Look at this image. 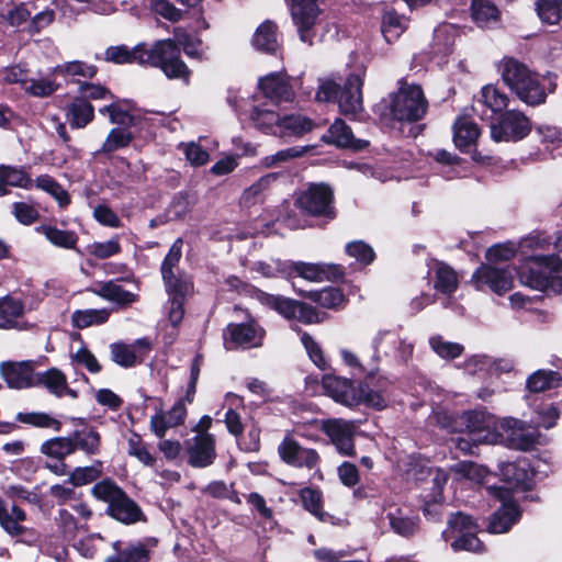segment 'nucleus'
Returning <instances> with one entry per match:
<instances>
[{"label":"nucleus","instance_id":"1","mask_svg":"<svg viewBox=\"0 0 562 562\" xmlns=\"http://www.w3.org/2000/svg\"><path fill=\"white\" fill-rule=\"evenodd\" d=\"M105 60L115 64L136 63L159 68L168 79H180L189 83L191 70L179 58V49L171 38L157 41L151 47L138 44L111 46L105 50Z\"/></svg>","mask_w":562,"mask_h":562},{"label":"nucleus","instance_id":"2","mask_svg":"<svg viewBox=\"0 0 562 562\" xmlns=\"http://www.w3.org/2000/svg\"><path fill=\"white\" fill-rule=\"evenodd\" d=\"M504 83L517 98L530 106L544 103L547 92L539 76L525 64L514 59H504L501 66Z\"/></svg>","mask_w":562,"mask_h":562},{"label":"nucleus","instance_id":"3","mask_svg":"<svg viewBox=\"0 0 562 562\" xmlns=\"http://www.w3.org/2000/svg\"><path fill=\"white\" fill-rule=\"evenodd\" d=\"M363 77V69L349 75L342 88L331 79L319 80L316 100H337L339 110L344 115L356 116L363 110L361 93Z\"/></svg>","mask_w":562,"mask_h":562},{"label":"nucleus","instance_id":"4","mask_svg":"<svg viewBox=\"0 0 562 562\" xmlns=\"http://www.w3.org/2000/svg\"><path fill=\"white\" fill-rule=\"evenodd\" d=\"M520 282L531 289L544 291L562 289V260L555 256H537L519 272Z\"/></svg>","mask_w":562,"mask_h":562},{"label":"nucleus","instance_id":"5","mask_svg":"<svg viewBox=\"0 0 562 562\" xmlns=\"http://www.w3.org/2000/svg\"><path fill=\"white\" fill-rule=\"evenodd\" d=\"M95 498L108 503V513L116 520L130 525L143 519L138 505L132 501L119 485L105 479L92 487Z\"/></svg>","mask_w":562,"mask_h":562},{"label":"nucleus","instance_id":"6","mask_svg":"<svg viewBox=\"0 0 562 562\" xmlns=\"http://www.w3.org/2000/svg\"><path fill=\"white\" fill-rule=\"evenodd\" d=\"M385 108L393 120L415 122L426 114L427 102L419 86L402 85L397 92L390 95V102Z\"/></svg>","mask_w":562,"mask_h":562},{"label":"nucleus","instance_id":"7","mask_svg":"<svg viewBox=\"0 0 562 562\" xmlns=\"http://www.w3.org/2000/svg\"><path fill=\"white\" fill-rule=\"evenodd\" d=\"M476 529L477 526L470 516L457 513L450 517L448 528L442 531V538L446 542H451L453 551L479 553L484 551V546L476 537Z\"/></svg>","mask_w":562,"mask_h":562},{"label":"nucleus","instance_id":"8","mask_svg":"<svg viewBox=\"0 0 562 562\" xmlns=\"http://www.w3.org/2000/svg\"><path fill=\"white\" fill-rule=\"evenodd\" d=\"M459 424V434H467L474 442L495 445L501 440L499 423L493 415L486 412H464L461 414Z\"/></svg>","mask_w":562,"mask_h":562},{"label":"nucleus","instance_id":"9","mask_svg":"<svg viewBox=\"0 0 562 562\" xmlns=\"http://www.w3.org/2000/svg\"><path fill=\"white\" fill-rule=\"evenodd\" d=\"M487 492L501 502V507L492 515L487 530L491 533L507 532L520 518V510L513 499L509 487L488 486Z\"/></svg>","mask_w":562,"mask_h":562},{"label":"nucleus","instance_id":"10","mask_svg":"<svg viewBox=\"0 0 562 562\" xmlns=\"http://www.w3.org/2000/svg\"><path fill=\"white\" fill-rule=\"evenodd\" d=\"M109 113L111 123L122 125L112 128L98 153L110 154L117 149L127 147L134 138L130 126L134 124V117L122 111L116 104H110L100 109V113Z\"/></svg>","mask_w":562,"mask_h":562},{"label":"nucleus","instance_id":"11","mask_svg":"<svg viewBox=\"0 0 562 562\" xmlns=\"http://www.w3.org/2000/svg\"><path fill=\"white\" fill-rule=\"evenodd\" d=\"M277 451L282 462L296 469L316 470L322 461L317 450L303 447L291 432L285 434Z\"/></svg>","mask_w":562,"mask_h":562},{"label":"nucleus","instance_id":"12","mask_svg":"<svg viewBox=\"0 0 562 562\" xmlns=\"http://www.w3.org/2000/svg\"><path fill=\"white\" fill-rule=\"evenodd\" d=\"M531 131L530 120L520 111L508 110L491 125V136L495 142H517Z\"/></svg>","mask_w":562,"mask_h":562},{"label":"nucleus","instance_id":"13","mask_svg":"<svg viewBox=\"0 0 562 562\" xmlns=\"http://www.w3.org/2000/svg\"><path fill=\"white\" fill-rule=\"evenodd\" d=\"M333 191L324 183H314L302 191L297 196V206L314 216H325L329 220L335 217L333 206Z\"/></svg>","mask_w":562,"mask_h":562},{"label":"nucleus","instance_id":"14","mask_svg":"<svg viewBox=\"0 0 562 562\" xmlns=\"http://www.w3.org/2000/svg\"><path fill=\"white\" fill-rule=\"evenodd\" d=\"M374 358H385L391 362L405 363L413 356L414 346L397 333L380 331L373 339Z\"/></svg>","mask_w":562,"mask_h":562},{"label":"nucleus","instance_id":"15","mask_svg":"<svg viewBox=\"0 0 562 562\" xmlns=\"http://www.w3.org/2000/svg\"><path fill=\"white\" fill-rule=\"evenodd\" d=\"M301 79L285 72H271L259 79V89L263 95L274 103L292 102Z\"/></svg>","mask_w":562,"mask_h":562},{"label":"nucleus","instance_id":"16","mask_svg":"<svg viewBox=\"0 0 562 562\" xmlns=\"http://www.w3.org/2000/svg\"><path fill=\"white\" fill-rule=\"evenodd\" d=\"M501 440L505 442L510 449L529 450L538 439V431L536 428L527 426L525 422L516 418H504L499 422Z\"/></svg>","mask_w":562,"mask_h":562},{"label":"nucleus","instance_id":"17","mask_svg":"<svg viewBox=\"0 0 562 562\" xmlns=\"http://www.w3.org/2000/svg\"><path fill=\"white\" fill-rule=\"evenodd\" d=\"M357 427L358 425L353 420L336 418L324 422L322 429L338 453L351 457L356 454L353 437Z\"/></svg>","mask_w":562,"mask_h":562},{"label":"nucleus","instance_id":"18","mask_svg":"<svg viewBox=\"0 0 562 562\" xmlns=\"http://www.w3.org/2000/svg\"><path fill=\"white\" fill-rule=\"evenodd\" d=\"M187 462L193 468H206L216 458L215 439L213 435L201 432L186 441Z\"/></svg>","mask_w":562,"mask_h":562},{"label":"nucleus","instance_id":"19","mask_svg":"<svg viewBox=\"0 0 562 562\" xmlns=\"http://www.w3.org/2000/svg\"><path fill=\"white\" fill-rule=\"evenodd\" d=\"M291 15L297 27L300 40L313 44V26L318 15L316 0H291Z\"/></svg>","mask_w":562,"mask_h":562},{"label":"nucleus","instance_id":"20","mask_svg":"<svg viewBox=\"0 0 562 562\" xmlns=\"http://www.w3.org/2000/svg\"><path fill=\"white\" fill-rule=\"evenodd\" d=\"M181 238L175 240L161 265V276L167 292L188 293L190 291V282L175 273V269L182 256Z\"/></svg>","mask_w":562,"mask_h":562},{"label":"nucleus","instance_id":"21","mask_svg":"<svg viewBox=\"0 0 562 562\" xmlns=\"http://www.w3.org/2000/svg\"><path fill=\"white\" fill-rule=\"evenodd\" d=\"M282 270L288 273V279L301 277L307 281L322 282L341 276V270L335 265L308 263L303 261H288Z\"/></svg>","mask_w":562,"mask_h":562},{"label":"nucleus","instance_id":"22","mask_svg":"<svg viewBox=\"0 0 562 562\" xmlns=\"http://www.w3.org/2000/svg\"><path fill=\"white\" fill-rule=\"evenodd\" d=\"M262 335L261 328L255 324H231L224 333V345L227 350L257 347Z\"/></svg>","mask_w":562,"mask_h":562},{"label":"nucleus","instance_id":"23","mask_svg":"<svg viewBox=\"0 0 562 562\" xmlns=\"http://www.w3.org/2000/svg\"><path fill=\"white\" fill-rule=\"evenodd\" d=\"M323 387L328 396L335 402L348 407L359 405L358 386L349 379L326 374L322 381Z\"/></svg>","mask_w":562,"mask_h":562},{"label":"nucleus","instance_id":"24","mask_svg":"<svg viewBox=\"0 0 562 562\" xmlns=\"http://www.w3.org/2000/svg\"><path fill=\"white\" fill-rule=\"evenodd\" d=\"M1 374L11 389H26L35 385L34 363L32 361H7L0 366Z\"/></svg>","mask_w":562,"mask_h":562},{"label":"nucleus","instance_id":"25","mask_svg":"<svg viewBox=\"0 0 562 562\" xmlns=\"http://www.w3.org/2000/svg\"><path fill=\"white\" fill-rule=\"evenodd\" d=\"M473 279L475 280L477 288L487 285L497 294H503L509 291L513 286L512 271L492 266H481L474 272Z\"/></svg>","mask_w":562,"mask_h":562},{"label":"nucleus","instance_id":"26","mask_svg":"<svg viewBox=\"0 0 562 562\" xmlns=\"http://www.w3.org/2000/svg\"><path fill=\"white\" fill-rule=\"evenodd\" d=\"M187 417V408L183 400L177 401L173 406L164 412L159 409L150 417V430L159 438H164L168 429L182 425Z\"/></svg>","mask_w":562,"mask_h":562},{"label":"nucleus","instance_id":"27","mask_svg":"<svg viewBox=\"0 0 562 562\" xmlns=\"http://www.w3.org/2000/svg\"><path fill=\"white\" fill-rule=\"evenodd\" d=\"M149 348L150 345L145 338L137 339L132 345L114 342L110 346L111 359L121 367L131 368L142 361Z\"/></svg>","mask_w":562,"mask_h":562},{"label":"nucleus","instance_id":"28","mask_svg":"<svg viewBox=\"0 0 562 562\" xmlns=\"http://www.w3.org/2000/svg\"><path fill=\"white\" fill-rule=\"evenodd\" d=\"M88 291L122 307L131 305L138 299L137 294L126 291L113 280L95 282Z\"/></svg>","mask_w":562,"mask_h":562},{"label":"nucleus","instance_id":"29","mask_svg":"<svg viewBox=\"0 0 562 562\" xmlns=\"http://www.w3.org/2000/svg\"><path fill=\"white\" fill-rule=\"evenodd\" d=\"M389 382L384 379L376 381V384L371 385L369 382L358 385L357 393L359 394V405L364 404L374 409H383L389 402Z\"/></svg>","mask_w":562,"mask_h":562},{"label":"nucleus","instance_id":"30","mask_svg":"<svg viewBox=\"0 0 562 562\" xmlns=\"http://www.w3.org/2000/svg\"><path fill=\"white\" fill-rule=\"evenodd\" d=\"M44 386L50 394L63 397L70 396L76 398L77 392L68 386L66 375L57 368H50L45 372L36 374L35 385Z\"/></svg>","mask_w":562,"mask_h":562},{"label":"nucleus","instance_id":"31","mask_svg":"<svg viewBox=\"0 0 562 562\" xmlns=\"http://www.w3.org/2000/svg\"><path fill=\"white\" fill-rule=\"evenodd\" d=\"M327 142L337 147L361 150L368 146V142L353 136L350 127L340 119H337L328 130Z\"/></svg>","mask_w":562,"mask_h":562},{"label":"nucleus","instance_id":"32","mask_svg":"<svg viewBox=\"0 0 562 562\" xmlns=\"http://www.w3.org/2000/svg\"><path fill=\"white\" fill-rule=\"evenodd\" d=\"M24 313L23 303L10 295L0 297V329H12L18 326Z\"/></svg>","mask_w":562,"mask_h":562},{"label":"nucleus","instance_id":"33","mask_svg":"<svg viewBox=\"0 0 562 562\" xmlns=\"http://www.w3.org/2000/svg\"><path fill=\"white\" fill-rule=\"evenodd\" d=\"M390 528L401 537H412L418 530V518L409 516L402 508H395L386 514Z\"/></svg>","mask_w":562,"mask_h":562},{"label":"nucleus","instance_id":"34","mask_svg":"<svg viewBox=\"0 0 562 562\" xmlns=\"http://www.w3.org/2000/svg\"><path fill=\"white\" fill-rule=\"evenodd\" d=\"M36 232L56 247L75 249L78 243V235L72 231L59 229L50 224H43L36 227Z\"/></svg>","mask_w":562,"mask_h":562},{"label":"nucleus","instance_id":"35","mask_svg":"<svg viewBox=\"0 0 562 562\" xmlns=\"http://www.w3.org/2000/svg\"><path fill=\"white\" fill-rule=\"evenodd\" d=\"M252 45L257 50L274 53L279 47L276 24L271 21L261 23L254 34Z\"/></svg>","mask_w":562,"mask_h":562},{"label":"nucleus","instance_id":"36","mask_svg":"<svg viewBox=\"0 0 562 562\" xmlns=\"http://www.w3.org/2000/svg\"><path fill=\"white\" fill-rule=\"evenodd\" d=\"M479 135V128L471 120L461 117L456 122L453 127V140L460 150H468L475 144Z\"/></svg>","mask_w":562,"mask_h":562},{"label":"nucleus","instance_id":"37","mask_svg":"<svg viewBox=\"0 0 562 562\" xmlns=\"http://www.w3.org/2000/svg\"><path fill=\"white\" fill-rule=\"evenodd\" d=\"M472 18L481 27H491L499 21L501 12L490 0H473Z\"/></svg>","mask_w":562,"mask_h":562},{"label":"nucleus","instance_id":"38","mask_svg":"<svg viewBox=\"0 0 562 562\" xmlns=\"http://www.w3.org/2000/svg\"><path fill=\"white\" fill-rule=\"evenodd\" d=\"M93 106L85 98H76L67 111V117L72 128L87 126L93 120Z\"/></svg>","mask_w":562,"mask_h":562},{"label":"nucleus","instance_id":"39","mask_svg":"<svg viewBox=\"0 0 562 562\" xmlns=\"http://www.w3.org/2000/svg\"><path fill=\"white\" fill-rule=\"evenodd\" d=\"M111 311L109 308L77 310L71 314L74 327L83 329L91 326H99L108 322Z\"/></svg>","mask_w":562,"mask_h":562},{"label":"nucleus","instance_id":"40","mask_svg":"<svg viewBox=\"0 0 562 562\" xmlns=\"http://www.w3.org/2000/svg\"><path fill=\"white\" fill-rule=\"evenodd\" d=\"M408 20L394 10H389L382 19V34L387 43L396 41L407 29Z\"/></svg>","mask_w":562,"mask_h":562},{"label":"nucleus","instance_id":"41","mask_svg":"<svg viewBox=\"0 0 562 562\" xmlns=\"http://www.w3.org/2000/svg\"><path fill=\"white\" fill-rule=\"evenodd\" d=\"M53 74L64 76L66 78H77L78 82L81 79H91L97 74V68L93 65L80 60L67 61L61 65H57L53 69Z\"/></svg>","mask_w":562,"mask_h":562},{"label":"nucleus","instance_id":"42","mask_svg":"<svg viewBox=\"0 0 562 562\" xmlns=\"http://www.w3.org/2000/svg\"><path fill=\"white\" fill-rule=\"evenodd\" d=\"M280 134L278 136L284 137L290 135H302L310 132L315 126V123L308 117L301 114H291L280 117Z\"/></svg>","mask_w":562,"mask_h":562},{"label":"nucleus","instance_id":"43","mask_svg":"<svg viewBox=\"0 0 562 562\" xmlns=\"http://www.w3.org/2000/svg\"><path fill=\"white\" fill-rule=\"evenodd\" d=\"M250 119L256 126L266 134L278 136L280 134V115L271 110L254 108Z\"/></svg>","mask_w":562,"mask_h":562},{"label":"nucleus","instance_id":"44","mask_svg":"<svg viewBox=\"0 0 562 562\" xmlns=\"http://www.w3.org/2000/svg\"><path fill=\"white\" fill-rule=\"evenodd\" d=\"M458 276L456 271L445 263H437L435 267L434 286L443 294H451L458 288Z\"/></svg>","mask_w":562,"mask_h":562},{"label":"nucleus","instance_id":"45","mask_svg":"<svg viewBox=\"0 0 562 562\" xmlns=\"http://www.w3.org/2000/svg\"><path fill=\"white\" fill-rule=\"evenodd\" d=\"M477 103H482L492 112L498 113L508 106L509 98L495 86L487 85L482 88Z\"/></svg>","mask_w":562,"mask_h":562},{"label":"nucleus","instance_id":"46","mask_svg":"<svg viewBox=\"0 0 562 562\" xmlns=\"http://www.w3.org/2000/svg\"><path fill=\"white\" fill-rule=\"evenodd\" d=\"M41 452L49 458L64 460L75 452V446L70 437H56L44 441L41 446Z\"/></svg>","mask_w":562,"mask_h":562},{"label":"nucleus","instance_id":"47","mask_svg":"<svg viewBox=\"0 0 562 562\" xmlns=\"http://www.w3.org/2000/svg\"><path fill=\"white\" fill-rule=\"evenodd\" d=\"M0 180L8 186L31 189L33 180L23 167L0 165Z\"/></svg>","mask_w":562,"mask_h":562},{"label":"nucleus","instance_id":"48","mask_svg":"<svg viewBox=\"0 0 562 562\" xmlns=\"http://www.w3.org/2000/svg\"><path fill=\"white\" fill-rule=\"evenodd\" d=\"M536 11L542 23L557 25L562 18V0H536Z\"/></svg>","mask_w":562,"mask_h":562},{"label":"nucleus","instance_id":"49","mask_svg":"<svg viewBox=\"0 0 562 562\" xmlns=\"http://www.w3.org/2000/svg\"><path fill=\"white\" fill-rule=\"evenodd\" d=\"M559 382L560 376L557 372L538 370L528 378L527 387L532 393H540L557 387Z\"/></svg>","mask_w":562,"mask_h":562},{"label":"nucleus","instance_id":"50","mask_svg":"<svg viewBox=\"0 0 562 562\" xmlns=\"http://www.w3.org/2000/svg\"><path fill=\"white\" fill-rule=\"evenodd\" d=\"M75 451L80 449L87 454H95L100 448V435L93 429H82L74 432L70 437Z\"/></svg>","mask_w":562,"mask_h":562},{"label":"nucleus","instance_id":"51","mask_svg":"<svg viewBox=\"0 0 562 562\" xmlns=\"http://www.w3.org/2000/svg\"><path fill=\"white\" fill-rule=\"evenodd\" d=\"M36 188L50 194L59 204L65 207L70 203L67 191L50 176L42 175L35 179Z\"/></svg>","mask_w":562,"mask_h":562},{"label":"nucleus","instance_id":"52","mask_svg":"<svg viewBox=\"0 0 562 562\" xmlns=\"http://www.w3.org/2000/svg\"><path fill=\"white\" fill-rule=\"evenodd\" d=\"M25 519V513L19 506L13 504L9 510L4 506H0V525L10 535H20L23 531V527L19 524Z\"/></svg>","mask_w":562,"mask_h":562},{"label":"nucleus","instance_id":"53","mask_svg":"<svg viewBox=\"0 0 562 562\" xmlns=\"http://www.w3.org/2000/svg\"><path fill=\"white\" fill-rule=\"evenodd\" d=\"M308 296L321 306L326 308H338L344 304L345 296L337 288H324L321 291H311Z\"/></svg>","mask_w":562,"mask_h":562},{"label":"nucleus","instance_id":"54","mask_svg":"<svg viewBox=\"0 0 562 562\" xmlns=\"http://www.w3.org/2000/svg\"><path fill=\"white\" fill-rule=\"evenodd\" d=\"M304 507L318 520L325 521L328 515L323 510V497L318 490L303 488L300 493Z\"/></svg>","mask_w":562,"mask_h":562},{"label":"nucleus","instance_id":"55","mask_svg":"<svg viewBox=\"0 0 562 562\" xmlns=\"http://www.w3.org/2000/svg\"><path fill=\"white\" fill-rule=\"evenodd\" d=\"M15 419L20 423L27 424L40 428H50L55 431L60 430L61 423L46 413H18Z\"/></svg>","mask_w":562,"mask_h":562},{"label":"nucleus","instance_id":"56","mask_svg":"<svg viewBox=\"0 0 562 562\" xmlns=\"http://www.w3.org/2000/svg\"><path fill=\"white\" fill-rule=\"evenodd\" d=\"M102 474V462L95 461L89 467H78L69 473L68 481L75 486L93 482Z\"/></svg>","mask_w":562,"mask_h":562},{"label":"nucleus","instance_id":"57","mask_svg":"<svg viewBox=\"0 0 562 562\" xmlns=\"http://www.w3.org/2000/svg\"><path fill=\"white\" fill-rule=\"evenodd\" d=\"M430 348L442 359H456L463 352V346L457 342L445 340L441 336L429 338Z\"/></svg>","mask_w":562,"mask_h":562},{"label":"nucleus","instance_id":"58","mask_svg":"<svg viewBox=\"0 0 562 562\" xmlns=\"http://www.w3.org/2000/svg\"><path fill=\"white\" fill-rule=\"evenodd\" d=\"M278 178V173H268L262 176L257 182L251 184L248 189H246L243 193L241 200L245 204L250 205L255 204L260 200L263 192L270 187V184L276 181Z\"/></svg>","mask_w":562,"mask_h":562},{"label":"nucleus","instance_id":"59","mask_svg":"<svg viewBox=\"0 0 562 562\" xmlns=\"http://www.w3.org/2000/svg\"><path fill=\"white\" fill-rule=\"evenodd\" d=\"M203 493L217 498V499H229L235 504H240L241 499L238 493L234 488V484H226L224 481H213L206 485Z\"/></svg>","mask_w":562,"mask_h":562},{"label":"nucleus","instance_id":"60","mask_svg":"<svg viewBox=\"0 0 562 562\" xmlns=\"http://www.w3.org/2000/svg\"><path fill=\"white\" fill-rule=\"evenodd\" d=\"M451 471L460 477H464L475 483H482L487 475V470L484 467L465 461L452 465Z\"/></svg>","mask_w":562,"mask_h":562},{"label":"nucleus","instance_id":"61","mask_svg":"<svg viewBox=\"0 0 562 562\" xmlns=\"http://www.w3.org/2000/svg\"><path fill=\"white\" fill-rule=\"evenodd\" d=\"M70 362L72 366L86 368L92 374L99 373L102 369L95 356L85 346L80 347L76 352L70 353Z\"/></svg>","mask_w":562,"mask_h":562},{"label":"nucleus","instance_id":"62","mask_svg":"<svg viewBox=\"0 0 562 562\" xmlns=\"http://www.w3.org/2000/svg\"><path fill=\"white\" fill-rule=\"evenodd\" d=\"M265 303L285 318H294L299 302L279 295H266Z\"/></svg>","mask_w":562,"mask_h":562},{"label":"nucleus","instance_id":"63","mask_svg":"<svg viewBox=\"0 0 562 562\" xmlns=\"http://www.w3.org/2000/svg\"><path fill=\"white\" fill-rule=\"evenodd\" d=\"M193 204V200L188 193H177L168 209V215L171 220H179L186 216Z\"/></svg>","mask_w":562,"mask_h":562},{"label":"nucleus","instance_id":"64","mask_svg":"<svg viewBox=\"0 0 562 562\" xmlns=\"http://www.w3.org/2000/svg\"><path fill=\"white\" fill-rule=\"evenodd\" d=\"M179 148L184 153L187 160L194 167L205 165L209 159V153L194 142L181 143Z\"/></svg>","mask_w":562,"mask_h":562}]
</instances>
